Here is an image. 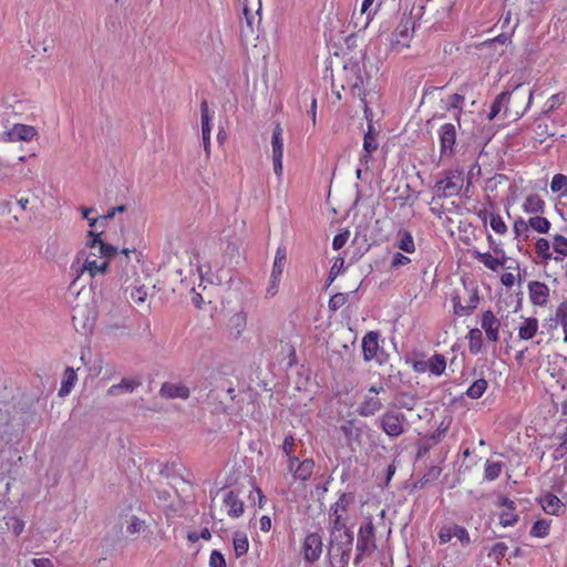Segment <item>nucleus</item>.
<instances>
[{
  "label": "nucleus",
  "instance_id": "nucleus-1",
  "mask_svg": "<svg viewBox=\"0 0 567 567\" xmlns=\"http://www.w3.org/2000/svg\"><path fill=\"white\" fill-rule=\"evenodd\" d=\"M24 432L23 424L17 415L8 416L0 422V480L7 477L16 481L21 467L22 457L16 445Z\"/></svg>",
  "mask_w": 567,
  "mask_h": 567
},
{
  "label": "nucleus",
  "instance_id": "nucleus-2",
  "mask_svg": "<svg viewBox=\"0 0 567 567\" xmlns=\"http://www.w3.org/2000/svg\"><path fill=\"white\" fill-rule=\"evenodd\" d=\"M101 233L90 230L87 233L86 249L78 252V256L89 269V276L95 278L99 275H105L111 268L112 254L115 252V246L105 243Z\"/></svg>",
  "mask_w": 567,
  "mask_h": 567
},
{
  "label": "nucleus",
  "instance_id": "nucleus-3",
  "mask_svg": "<svg viewBox=\"0 0 567 567\" xmlns=\"http://www.w3.org/2000/svg\"><path fill=\"white\" fill-rule=\"evenodd\" d=\"M481 301L480 289L475 281H463V288L451 298L453 313L456 317H470Z\"/></svg>",
  "mask_w": 567,
  "mask_h": 567
},
{
  "label": "nucleus",
  "instance_id": "nucleus-4",
  "mask_svg": "<svg viewBox=\"0 0 567 567\" xmlns=\"http://www.w3.org/2000/svg\"><path fill=\"white\" fill-rule=\"evenodd\" d=\"M353 534L329 536L328 558L331 567H347L353 548Z\"/></svg>",
  "mask_w": 567,
  "mask_h": 567
},
{
  "label": "nucleus",
  "instance_id": "nucleus-5",
  "mask_svg": "<svg viewBox=\"0 0 567 567\" xmlns=\"http://www.w3.org/2000/svg\"><path fill=\"white\" fill-rule=\"evenodd\" d=\"M142 261V252L135 248H124L118 250L115 246V252L112 254L111 265L114 264L120 280H128L137 275L136 265Z\"/></svg>",
  "mask_w": 567,
  "mask_h": 567
},
{
  "label": "nucleus",
  "instance_id": "nucleus-6",
  "mask_svg": "<svg viewBox=\"0 0 567 567\" xmlns=\"http://www.w3.org/2000/svg\"><path fill=\"white\" fill-rule=\"evenodd\" d=\"M377 549L375 527L372 517H367L360 525L357 538V555L354 565H359L365 556H370Z\"/></svg>",
  "mask_w": 567,
  "mask_h": 567
},
{
  "label": "nucleus",
  "instance_id": "nucleus-7",
  "mask_svg": "<svg viewBox=\"0 0 567 567\" xmlns=\"http://www.w3.org/2000/svg\"><path fill=\"white\" fill-rule=\"evenodd\" d=\"M464 184L462 168H453L445 172L444 177L435 183V190L440 197H452L460 194Z\"/></svg>",
  "mask_w": 567,
  "mask_h": 567
},
{
  "label": "nucleus",
  "instance_id": "nucleus-8",
  "mask_svg": "<svg viewBox=\"0 0 567 567\" xmlns=\"http://www.w3.org/2000/svg\"><path fill=\"white\" fill-rule=\"evenodd\" d=\"M471 256L473 259L483 264L486 269L494 272L505 267L507 260L509 259L502 248H494V254L489 251L481 252L480 250L474 249L471 251Z\"/></svg>",
  "mask_w": 567,
  "mask_h": 567
},
{
  "label": "nucleus",
  "instance_id": "nucleus-9",
  "mask_svg": "<svg viewBox=\"0 0 567 567\" xmlns=\"http://www.w3.org/2000/svg\"><path fill=\"white\" fill-rule=\"evenodd\" d=\"M522 84L517 83L511 94V101L509 104L506 105L504 110L505 116H514L515 118H518L525 114V112L529 109L534 92L530 91L528 95L525 96H518V91L520 89Z\"/></svg>",
  "mask_w": 567,
  "mask_h": 567
},
{
  "label": "nucleus",
  "instance_id": "nucleus-10",
  "mask_svg": "<svg viewBox=\"0 0 567 567\" xmlns=\"http://www.w3.org/2000/svg\"><path fill=\"white\" fill-rule=\"evenodd\" d=\"M480 328L488 342L497 343L499 340L501 319L492 309L483 310L480 315Z\"/></svg>",
  "mask_w": 567,
  "mask_h": 567
},
{
  "label": "nucleus",
  "instance_id": "nucleus-11",
  "mask_svg": "<svg viewBox=\"0 0 567 567\" xmlns=\"http://www.w3.org/2000/svg\"><path fill=\"white\" fill-rule=\"evenodd\" d=\"M405 421V415L398 411H386L379 420L381 429L392 437H398L404 433Z\"/></svg>",
  "mask_w": 567,
  "mask_h": 567
},
{
  "label": "nucleus",
  "instance_id": "nucleus-12",
  "mask_svg": "<svg viewBox=\"0 0 567 567\" xmlns=\"http://www.w3.org/2000/svg\"><path fill=\"white\" fill-rule=\"evenodd\" d=\"M271 153H272V164L274 172L277 177L282 176L284 165V138H282V127L280 124H277L272 131L271 135Z\"/></svg>",
  "mask_w": 567,
  "mask_h": 567
},
{
  "label": "nucleus",
  "instance_id": "nucleus-13",
  "mask_svg": "<svg viewBox=\"0 0 567 567\" xmlns=\"http://www.w3.org/2000/svg\"><path fill=\"white\" fill-rule=\"evenodd\" d=\"M440 141L441 157H451L454 154V145L456 142V130L452 123L441 125L437 131Z\"/></svg>",
  "mask_w": 567,
  "mask_h": 567
},
{
  "label": "nucleus",
  "instance_id": "nucleus-14",
  "mask_svg": "<svg viewBox=\"0 0 567 567\" xmlns=\"http://www.w3.org/2000/svg\"><path fill=\"white\" fill-rule=\"evenodd\" d=\"M322 547V536L318 532L309 533L302 544L305 560L310 564L316 563L321 556Z\"/></svg>",
  "mask_w": 567,
  "mask_h": 567
},
{
  "label": "nucleus",
  "instance_id": "nucleus-15",
  "mask_svg": "<svg viewBox=\"0 0 567 567\" xmlns=\"http://www.w3.org/2000/svg\"><path fill=\"white\" fill-rule=\"evenodd\" d=\"M528 297L532 305L546 307L549 302V287L542 281L533 280L528 282Z\"/></svg>",
  "mask_w": 567,
  "mask_h": 567
},
{
  "label": "nucleus",
  "instance_id": "nucleus-16",
  "mask_svg": "<svg viewBox=\"0 0 567 567\" xmlns=\"http://www.w3.org/2000/svg\"><path fill=\"white\" fill-rule=\"evenodd\" d=\"M243 6V13L248 31L252 32L255 27L260 23V0H239Z\"/></svg>",
  "mask_w": 567,
  "mask_h": 567
},
{
  "label": "nucleus",
  "instance_id": "nucleus-17",
  "mask_svg": "<svg viewBox=\"0 0 567 567\" xmlns=\"http://www.w3.org/2000/svg\"><path fill=\"white\" fill-rule=\"evenodd\" d=\"M478 217L484 225L488 224L496 235L502 237L508 233V227L499 213L493 209H483L478 213Z\"/></svg>",
  "mask_w": 567,
  "mask_h": 567
},
{
  "label": "nucleus",
  "instance_id": "nucleus-18",
  "mask_svg": "<svg viewBox=\"0 0 567 567\" xmlns=\"http://www.w3.org/2000/svg\"><path fill=\"white\" fill-rule=\"evenodd\" d=\"M515 329L517 330L518 341L532 340L539 330L538 319L535 317L520 316Z\"/></svg>",
  "mask_w": 567,
  "mask_h": 567
},
{
  "label": "nucleus",
  "instance_id": "nucleus-19",
  "mask_svg": "<svg viewBox=\"0 0 567 567\" xmlns=\"http://www.w3.org/2000/svg\"><path fill=\"white\" fill-rule=\"evenodd\" d=\"M413 23L411 18H406L401 21L395 30V41L391 43V49L398 52H401L403 49H408L410 47L409 40L411 38V28Z\"/></svg>",
  "mask_w": 567,
  "mask_h": 567
},
{
  "label": "nucleus",
  "instance_id": "nucleus-20",
  "mask_svg": "<svg viewBox=\"0 0 567 567\" xmlns=\"http://www.w3.org/2000/svg\"><path fill=\"white\" fill-rule=\"evenodd\" d=\"M498 505L505 507V509L499 515V523L502 526H513L518 520V515L515 514V503L507 496H501L498 499Z\"/></svg>",
  "mask_w": 567,
  "mask_h": 567
},
{
  "label": "nucleus",
  "instance_id": "nucleus-21",
  "mask_svg": "<svg viewBox=\"0 0 567 567\" xmlns=\"http://www.w3.org/2000/svg\"><path fill=\"white\" fill-rule=\"evenodd\" d=\"M37 130L32 125L28 124H14L8 132L9 141L11 142H18V141H24L29 142L37 135Z\"/></svg>",
  "mask_w": 567,
  "mask_h": 567
},
{
  "label": "nucleus",
  "instance_id": "nucleus-22",
  "mask_svg": "<svg viewBox=\"0 0 567 567\" xmlns=\"http://www.w3.org/2000/svg\"><path fill=\"white\" fill-rule=\"evenodd\" d=\"M348 518L349 516L343 514H329V536L353 534L347 526Z\"/></svg>",
  "mask_w": 567,
  "mask_h": 567
},
{
  "label": "nucleus",
  "instance_id": "nucleus-23",
  "mask_svg": "<svg viewBox=\"0 0 567 567\" xmlns=\"http://www.w3.org/2000/svg\"><path fill=\"white\" fill-rule=\"evenodd\" d=\"M159 394L166 399H188L189 398V389L183 384H175L171 382H165L162 384Z\"/></svg>",
  "mask_w": 567,
  "mask_h": 567
},
{
  "label": "nucleus",
  "instance_id": "nucleus-24",
  "mask_svg": "<svg viewBox=\"0 0 567 567\" xmlns=\"http://www.w3.org/2000/svg\"><path fill=\"white\" fill-rule=\"evenodd\" d=\"M383 408V403L379 398L365 395L363 401L357 409L359 415L369 417L377 414Z\"/></svg>",
  "mask_w": 567,
  "mask_h": 567
},
{
  "label": "nucleus",
  "instance_id": "nucleus-25",
  "mask_svg": "<svg viewBox=\"0 0 567 567\" xmlns=\"http://www.w3.org/2000/svg\"><path fill=\"white\" fill-rule=\"evenodd\" d=\"M539 503L543 509L550 515L558 516L565 511V504L551 493H547L540 497Z\"/></svg>",
  "mask_w": 567,
  "mask_h": 567
},
{
  "label": "nucleus",
  "instance_id": "nucleus-26",
  "mask_svg": "<svg viewBox=\"0 0 567 567\" xmlns=\"http://www.w3.org/2000/svg\"><path fill=\"white\" fill-rule=\"evenodd\" d=\"M85 264L81 260V258L76 255L75 258L72 260L70 266V276L72 277V281L69 286V292L75 293V286L76 282L81 279V277L84 274L89 275V269H85ZM80 291H76V295H79Z\"/></svg>",
  "mask_w": 567,
  "mask_h": 567
},
{
  "label": "nucleus",
  "instance_id": "nucleus-27",
  "mask_svg": "<svg viewBox=\"0 0 567 567\" xmlns=\"http://www.w3.org/2000/svg\"><path fill=\"white\" fill-rule=\"evenodd\" d=\"M545 208L546 203L538 194H529L522 204V209L526 214H543Z\"/></svg>",
  "mask_w": 567,
  "mask_h": 567
},
{
  "label": "nucleus",
  "instance_id": "nucleus-28",
  "mask_svg": "<svg viewBox=\"0 0 567 567\" xmlns=\"http://www.w3.org/2000/svg\"><path fill=\"white\" fill-rule=\"evenodd\" d=\"M224 503L228 507V515L234 518H238L244 514V502L239 499L236 492L229 491L225 497Z\"/></svg>",
  "mask_w": 567,
  "mask_h": 567
},
{
  "label": "nucleus",
  "instance_id": "nucleus-29",
  "mask_svg": "<svg viewBox=\"0 0 567 567\" xmlns=\"http://www.w3.org/2000/svg\"><path fill=\"white\" fill-rule=\"evenodd\" d=\"M72 321L76 328L78 324H81L83 329H86L93 323V318H91L87 307L75 303L72 307Z\"/></svg>",
  "mask_w": 567,
  "mask_h": 567
},
{
  "label": "nucleus",
  "instance_id": "nucleus-30",
  "mask_svg": "<svg viewBox=\"0 0 567 567\" xmlns=\"http://www.w3.org/2000/svg\"><path fill=\"white\" fill-rule=\"evenodd\" d=\"M395 247L406 254L415 252L416 247L412 234L405 229L399 230Z\"/></svg>",
  "mask_w": 567,
  "mask_h": 567
},
{
  "label": "nucleus",
  "instance_id": "nucleus-31",
  "mask_svg": "<svg viewBox=\"0 0 567 567\" xmlns=\"http://www.w3.org/2000/svg\"><path fill=\"white\" fill-rule=\"evenodd\" d=\"M354 502L353 493H342L338 501L333 503L329 508V514H343L348 515V509L351 504Z\"/></svg>",
  "mask_w": 567,
  "mask_h": 567
},
{
  "label": "nucleus",
  "instance_id": "nucleus-32",
  "mask_svg": "<svg viewBox=\"0 0 567 567\" xmlns=\"http://www.w3.org/2000/svg\"><path fill=\"white\" fill-rule=\"evenodd\" d=\"M466 339L468 341V348L472 353H480L483 351L484 334L481 329H471L467 332Z\"/></svg>",
  "mask_w": 567,
  "mask_h": 567
},
{
  "label": "nucleus",
  "instance_id": "nucleus-33",
  "mask_svg": "<svg viewBox=\"0 0 567 567\" xmlns=\"http://www.w3.org/2000/svg\"><path fill=\"white\" fill-rule=\"evenodd\" d=\"M509 101L511 94L508 92H502L498 94L491 105L487 118L489 121L494 120L502 111L505 110L506 105L509 104Z\"/></svg>",
  "mask_w": 567,
  "mask_h": 567
},
{
  "label": "nucleus",
  "instance_id": "nucleus-34",
  "mask_svg": "<svg viewBox=\"0 0 567 567\" xmlns=\"http://www.w3.org/2000/svg\"><path fill=\"white\" fill-rule=\"evenodd\" d=\"M315 462L312 458H306L302 462L298 463L295 472L292 473L295 480H299L302 482L308 481L313 472Z\"/></svg>",
  "mask_w": 567,
  "mask_h": 567
},
{
  "label": "nucleus",
  "instance_id": "nucleus-35",
  "mask_svg": "<svg viewBox=\"0 0 567 567\" xmlns=\"http://www.w3.org/2000/svg\"><path fill=\"white\" fill-rule=\"evenodd\" d=\"M78 380L76 372L73 368L68 367L64 371L61 388L59 390V396L68 395Z\"/></svg>",
  "mask_w": 567,
  "mask_h": 567
},
{
  "label": "nucleus",
  "instance_id": "nucleus-36",
  "mask_svg": "<svg viewBox=\"0 0 567 567\" xmlns=\"http://www.w3.org/2000/svg\"><path fill=\"white\" fill-rule=\"evenodd\" d=\"M380 334L375 331L368 332L362 340L363 354H378Z\"/></svg>",
  "mask_w": 567,
  "mask_h": 567
},
{
  "label": "nucleus",
  "instance_id": "nucleus-37",
  "mask_svg": "<svg viewBox=\"0 0 567 567\" xmlns=\"http://www.w3.org/2000/svg\"><path fill=\"white\" fill-rule=\"evenodd\" d=\"M551 246L557 256L554 257L555 261H561L567 256V238L563 235L556 234L553 236Z\"/></svg>",
  "mask_w": 567,
  "mask_h": 567
},
{
  "label": "nucleus",
  "instance_id": "nucleus-38",
  "mask_svg": "<svg viewBox=\"0 0 567 567\" xmlns=\"http://www.w3.org/2000/svg\"><path fill=\"white\" fill-rule=\"evenodd\" d=\"M247 327V313L245 311H238L234 313L229 319V328L237 336H240Z\"/></svg>",
  "mask_w": 567,
  "mask_h": 567
},
{
  "label": "nucleus",
  "instance_id": "nucleus-39",
  "mask_svg": "<svg viewBox=\"0 0 567 567\" xmlns=\"http://www.w3.org/2000/svg\"><path fill=\"white\" fill-rule=\"evenodd\" d=\"M141 384H142V382L140 380L124 378V379L121 380L120 383L113 384L109 389V394L113 395V394H116V393H118L121 391L133 392Z\"/></svg>",
  "mask_w": 567,
  "mask_h": 567
},
{
  "label": "nucleus",
  "instance_id": "nucleus-40",
  "mask_svg": "<svg viewBox=\"0 0 567 567\" xmlns=\"http://www.w3.org/2000/svg\"><path fill=\"white\" fill-rule=\"evenodd\" d=\"M213 113L206 100L200 103L202 134H212Z\"/></svg>",
  "mask_w": 567,
  "mask_h": 567
},
{
  "label": "nucleus",
  "instance_id": "nucleus-41",
  "mask_svg": "<svg viewBox=\"0 0 567 567\" xmlns=\"http://www.w3.org/2000/svg\"><path fill=\"white\" fill-rule=\"evenodd\" d=\"M505 269L507 270H515L516 274L512 272V271H506L504 274H502L499 280H501V284L503 286H505L506 288H512L516 281H519L520 280V270H519V266L518 264L516 262V266L513 267L512 265H508L504 267Z\"/></svg>",
  "mask_w": 567,
  "mask_h": 567
},
{
  "label": "nucleus",
  "instance_id": "nucleus-42",
  "mask_svg": "<svg viewBox=\"0 0 567 567\" xmlns=\"http://www.w3.org/2000/svg\"><path fill=\"white\" fill-rule=\"evenodd\" d=\"M535 252L543 261H548L550 259H554V256H553V252L550 249V241L546 238L542 237L536 240Z\"/></svg>",
  "mask_w": 567,
  "mask_h": 567
},
{
  "label": "nucleus",
  "instance_id": "nucleus-43",
  "mask_svg": "<svg viewBox=\"0 0 567 567\" xmlns=\"http://www.w3.org/2000/svg\"><path fill=\"white\" fill-rule=\"evenodd\" d=\"M233 545L236 557L244 556L249 548V543L246 534L243 532H236L234 534Z\"/></svg>",
  "mask_w": 567,
  "mask_h": 567
},
{
  "label": "nucleus",
  "instance_id": "nucleus-44",
  "mask_svg": "<svg viewBox=\"0 0 567 567\" xmlns=\"http://www.w3.org/2000/svg\"><path fill=\"white\" fill-rule=\"evenodd\" d=\"M379 147L378 138L374 136H364L363 137V153L361 155L360 161L368 164L371 159V155Z\"/></svg>",
  "mask_w": 567,
  "mask_h": 567
},
{
  "label": "nucleus",
  "instance_id": "nucleus-45",
  "mask_svg": "<svg viewBox=\"0 0 567 567\" xmlns=\"http://www.w3.org/2000/svg\"><path fill=\"white\" fill-rule=\"evenodd\" d=\"M441 467L439 466H431L426 474H424L421 478H419L414 485L413 488L415 489H422L424 488L430 482L435 481L441 475Z\"/></svg>",
  "mask_w": 567,
  "mask_h": 567
},
{
  "label": "nucleus",
  "instance_id": "nucleus-46",
  "mask_svg": "<svg viewBox=\"0 0 567 567\" xmlns=\"http://www.w3.org/2000/svg\"><path fill=\"white\" fill-rule=\"evenodd\" d=\"M528 225L533 230L539 234H547L551 226L550 221L546 217L540 216V214L530 217L528 219Z\"/></svg>",
  "mask_w": 567,
  "mask_h": 567
},
{
  "label": "nucleus",
  "instance_id": "nucleus-47",
  "mask_svg": "<svg viewBox=\"0 0 567 567\" xmlns=\"http://www.w3.org/2000/svg\"><path fill=\"white\" fill-rule=\"evenodd\" d=\"M374 2L375 0H363L361 3L360 18H363V28L369 25L374 14L377 13V8H372Z\"/></svg>",
  "mask_w": 567,
  "mask_h": 567
},
{
  "label": "nucleus",
  "instance_id": "nucleus-48",
  "mask_svg": "<svg viewBox=\"0 0 567 567\" xmlns=\"http://www.w3.org/2000/svg\"><path fill=\"white\" fill-rule=\"evenodd\" d=\"M486 388L487 382L484 379H478L468 386L466 394L472 399H478L483 395Z\"/></svg>",
  "mask_w": 567,
  "mask_h": 567
},
{
  "label": "nucleus",
  "instance_id": "nucleus-49",
  "mask_svg": "<svg viewBox=\"0 0 567 567\" xmlns=\"http://www.w3.org/2000/svg\"><path fill=\"white\" fill-rule=\"evenodd\" d=\"M147 289L144 285L135 286L130 292V297L137 306L144 305L147 300Z\"/></svg>",
  "mask_w": 567,
  "mask_h": 567
},
{
  "label": "nucleus",
  "instance_id": "nucleus-50",
  "mask_svg": "<svg viewBox=\"0 0 567 567\" xmlns=\"http://www.w3.org/2000/svg\"><path fill=\"white\" fill-rule=\"evenodd\" d=\"M550 189L553 193L567 194V176L564 174H555L550 182Z\"/></svg>",
  "mask_w": 567,
  "mask_h": 567
},
{
  "label": "nucleus",
  "instance_id": "nucleus-51",
  "mask_svg": "<svg viewBox=\"0 0 567 567\" xmlns=\"http://www.w3.org/2000/svg\"><path fill=\"white\" fill-rule=\"evenodd\" d=\"M445 357H431L429 360V369L431 373L435 375H441L446 367V362L444 360Z\"/></svg>",
  "mask_w": 567,
  "mask_h": 567
},
{
  "label": "nucleus",
  "instance_id": "nucleus-52",
  "mask_svg": "<svg viewBox=\"0 0 567 567\" xmlns=\"http://www.w3.org/2000/svg\"><path fill=\"white\" fill-rule=\"evenodd\" d=\"M351 93L358 96L363 103L364 113L367 114L369 111L368 102L365 100V90L363 87V80L361 78L357 79V82L351 86Z\"/></svg>",
  "mask_w": 567,
  "mask_h": 567
},
{
  "label": "nucleus",
  "instance_id": "nucleus-53",
  "mask_svg": "<svg viewBox=\"0 0 567 567\" xmlns=\"http://www.w3.org/2000/svg\"><path fill=\"white\" fill-rule=\"evenodd\" d=\"M548 530L549 522H547L546 519H538L537 522L534 523L530 529V535L533 537H545L548 535Z\"/></svg>",
  "mask_w": 567,
  "mask_h": 567
},
{
  "label": "nucleus",
  "instance_id": "nucleus-54",
  "mask_svg": "<svg viewBox=\"0 0 567 567\" xmlns=\"http://www.w3.org/2000/svg\"><path fill=\"white\" fill-rule=\"evenodd\" d=\"M435 445H436L435 442L432 440H429V436H424V437L420 439L416 442V446H417L416 460H420L423 456H425L429 453V451Z\"/></svg>",
  "mask_w": 567,
  "mask_h": 567
},
{
  "label": "nucleus",
  "instance_id": "nucleus-55",
  "mask_svg": "<svg viewBox=\"0 0 567 567\" xmlns=\"http://www.w3.org/2000/svg\"><path fill=\"white\" fill-rule=\"evenodd\" d=\"M453 537H456L463 546H467L471 543L470 534L465 527L452 524Z\"/></svg>",
  "mask_w": 567,
  "mask_h": 567
},
{
  "label": "nucleus",
  "instance_id": "nucleus-56",
  "mask_svg": "<svg viewBox=\"0 0 567 567\" xmlns=\"http://www.w3.org/2000/svg\"><path fill=\"white\" fill-rule=\"evenodd\" d=\"M502 468L503 464L501 462L487 463L484 472L485 478L488 481L496 480L499 476Z\"/></svg>",
  "mask_w": 567,
  "mask_h": 567
},
{
  "label": "nucleus",
  "instance_id": "nucleus-57",
  "mask_svg": "<svg viewBox=\"0 0 567 567\" xmlns=\"http://www.w3.org/2000/svg\"><path fill=\"white\" fill-rule=\"evenodd\" d=\"M410 262H411V258L410 257L403 255L400 251H396V252H394L392 255L391 262H390V268L392 270H398L401 267L406 266Z\"/></svg>",
  "mask_w": 567,
  "mask_h": 567
},
{
  "label": "nucleus",
  "instance_id": "nucleus-58",
  "mask_svg": "<svg viewBox=\"0 0 567 567\" xmlns=\"http://www.w3.org/2000/svg\"><path fill=\"white\" fill-rule=\"evenodd\" d=\"M559 439L560 443L553 452V458L555 461L561 460L567 453V427Z\"/></svg>",
  "mask_w": 567,
  "mask_h": 567
},
{
  "label": "nucleus",
  "instance_id": "nucleus-59",
  "mask_svg": "<svg viewBox=\"0 0 567 567\" xmlns=\"http://www.w3.org/2000/svg\"><path fill=\"white\" fill-rule=\"evenodd\" d=\"M507 549L508 547L505 543H496L492 546L488 556L494 557V559L499 563V560L505 557Z\"/></svg>",
  "mask_w": 567,
  "mask_h": 567
},
{
  "label": "nucleus",
  "instance_id": "nucleus-60",
  "mask_svg": "<svg viewBox=\"0 0 567 567\" xmlns=\"http://www.w3.org/2000/svg\"><path fill=\"white\" fill-rule=\"evenodd\" d=\"M145 527V522L136 516H131L126 532L131 535L138 534Z\"/></svg>",
  "mask_w": 567,
  "mask_h": 567
},
{
  "label": "nucleus",
  "instance_id": "nucleus-61",
  "mask_svg": "<svg viewBox=\"0 0 567 567\" xmlns=\"http://www.w3.org/2000/svg\"><path fill=\"white\" fill-rule=\"evenodd\" d=\"M529 225L523 217H518L513 224V231L515 237L518 238L528 231Z\"/></svg>",
  "mask_w": 567,
  "mask_h": 567
},
{
  "label": "nucleus",
  "instance_id": "nucleus-62",
  "mask_svg": "<svg viewBox=\"0 0 567 567\" xmlns=\"http://www.w3.org/2000/svg\"><path fill=\"white\" fill-rule=\"evenodd\" d=\"M349 235H350L349 230H344L342 233L337 234L332 240V248L334 250L341 249L348 241Z\"/></svg>",
  "mask_w": 567,
  "mask_h": 567
},
{
  "label": "nucleus",
  "instance_id": "nucleus-63",
  "mask_svg": "<svg viewBox=\"0 0 567 567\" xmlns=\"http://www.w3.org/2000/svg\"><path fill=\"white\" fill-rule=\"evenodd\" d=\"M209 567H226L224 555L218 550H213L209 557Z\"/></svg>",
  "mask_w": 567,
  "mask_h": 567
},
{
  "label": "nucleus",
  "instance_id": "nucleus-64",
  "mask_svg": "<svg viewBox=\"0 0 567 567\" xmlns=\"http://www.w3.org/2000/svg\"><path fill=\"white\" fill-rule=\"evenodd\" d=\"M564 100H565V95L561 93L551 95L546 102L547 111L548 112L554 111L555 109H557L559 105H561L564 103Z\"/></svg>",
  "mask_w": 567,
  "mask_h": 567
}]
</instances>
